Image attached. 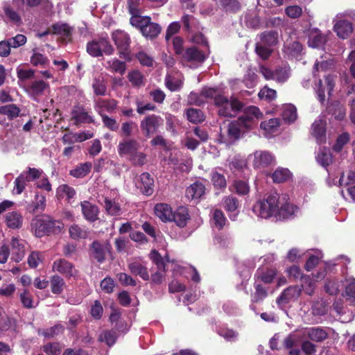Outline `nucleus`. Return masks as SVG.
Returning <instances> with one entry per match:
<instances>
[{"label":"nucleus","instance_id":"nucleus-1","mask_svg":"<svg viewBox=\"0 0 355 355\" xmlns=\"http://www.w3.org/2000/svg\"><path fill=\"white\" fill-rule=\"evenodd\" d=\"M263 114L260 109L254 105L243 109V114L228 125L227 134L231 139H238L246 132L253 130Z\"/></svg>","mask_w":355,"mask_h":355},{"label":"nucleus","instance_id":"nucleus-2","mask_svg":"<svg viewBox=\"0 0 355 355\" xmlns=\"http://www.w3.org/2000/svg\"><path fill=\"white\" fill-rule=\"evenodd\" d=\"M214 105L218 108V114L220 116L227 118L235 117L244 107L243 103L237 98L231 97L229 99L227 96L224 95L218 98Z\"/></svg>","mask_w":355,"mask_h":355},{"label":"nucleus","instance_id":"nucleus-3","mask_svg":"<svg viewBox=\"0 0 355 355\" xmlns=\"http://www.w3.org/2000/svg\"><path fill=\"white\" fill-rule=\"evenodd\" d=\"M280 196L277 193H270L265 200L257 202L253 207L254 213L262 218H268L277 216Z\"/></svg>","mask_w":355,"mask_h":355},{"label":"nucleus","instance_id":"nucleus-4","mask_svg":"<svg viewBox=\"0 0 355 355\" xmlns=\"http://www.w3.org/2000/svg\"><path fill=\"white\" fill-rule=\"evenodd\" d=\"M131 26L138 29L141 35L146 39L153 40L156 39L162 32V26L155 22H153L151 17L144 16L140 20H132Z\"/></svg>","mask_w":355,"mask_h":355},{"label":"nucleus","instance_id":"nucleus-5","mask_svg":"<svg viewBox=\"0 0 355 355\" xmlns=\"http://www.w3.org/2000/svg\"><path fill=\"white\" fill-rule=\"evenodd\" d=\"M112 39L114 41L121 58L130 61V46L131 40L129 35L122 30H115L112 34Z\"/></svg>","mask_w":355,"mask_h":355},{"label":"nucleus","instance_id":"nucleus-6","mask_svg":"<svg viewBox=\"0 0 355 355\" xmlns=\"http://www.w3.org/2000/svg\"><path fill=\"white\" fill-rule=\"evenodd\" d=\"M163 124L162 118L155 114L145 116L140 122V128L146 138H150L156 133Z\"/></svg>","mask_w":355,"mask_h":355},{"label":"nucleus","instance_id":"nucleus-7","mask_svg":"<svg viewBox=\"0 0 355 355\" xmlns=\"http://www.w3.org/2000/svg\"><path fill=\"white\" fill-rule=\"evenodd\" d=\"M42 173V171L39 169L28 168V171H24L21 173V175L15 180L13 193L18 195L21 194L25 189L27 183L39 178L41 176Z\"/></svg>","mask_w":355,"mask_h":355},{"label":"nucleus","instance_id":"nucleus-8","mask_svg":"<svg viewBox=\"0 0 355 355\" xmlns=\"http://www.w3.org/2000/svg\"><path fill=\"white\" fill-rule=\"evenodd\" d=\"M71 120L73 124L78 125L81 123H94V116L85 110L84 106H76L71 110Z\"/></svg>","mask_w":355,"mask_h":355},{"label":"nucleus","instance_id":"nucleus-9","mask_svg":"<svg viewBox=\"0 0 355 355\" xmlns=\"http://www.w3.org/2000/svg\"><path fill=\"white\" fill-rule=\"evenodd\" d=\"M288 196H280V203L278 204V211L276 217L282 219H287L292 217L297 211V207L287 202Z\"/></svg>","mask_w":355,"mask_h":355},{"label":"nucleus","instance_id":"nucleus-10","mask_svg":"<svg viewBox=\"0 0 355 355\" xmlns=\"http://www.w3.org/2000/svg\"><path fill=\"white\" fill-rule=\"evenodd\" d=\"M51 33L60 36L62 42L67 43L72 40L73 28L66 23L58 22L51 27Z\"/></svg>","mask_w":355,"mask_h":355},{"label":"nucleus","instance_id":"nucleus-11","mask_svg":"<svg viewBox=\"0 0 355 355\" xmlns=\"http://www.w3.org/2000/svg\"><path fill=\"white\" fill-rule=\"evenodd\" d=\"M12 259L15 262H19L25 255L28 245L24 240L13 237L11 241Z\"/></svg>","mask_w":355,"mask_h":355},{"label":"nucleus","instance_id":"nucleus-12","mask_svg":"<svg viewBox=\"0 0 355 355\" xmlns=\"http://www.w3.org/2000/svg\"><path fill=\"white\" fill-rule=\"evenodd\" d=\"M54 272L61 273L66 277H73L76 275V270L72 263L64 259L55 260L52 266Z\"/></svg>","mask_w":355,"mask_h":355},{"label":"nucleus","instance_id":"nucleus-13","mask_svg":"<svg viewBox=\"0 0 355 355\" xmlns=\"http://www.w3.org/2000/svg\"><path fill=\"white\" fill-rule=\"evenodd\" d=\"M181 59L187 62L202 63L206 59V55L198 48L193 46L185 49Z\"/></svg>","mask_w":355,"mask_h":355},{"label":"nucleus","instance_id":"nucleus-14","mask_svg":"<svg viewBox=\"0 0 355 355\" xmlns=\"http://www.w3.org/2000/svg\"><path fill=\"white\" fill-rule=\"evenodd\" d=\"M24 218L21 214L18 211L7 212L4 216V222L8 227L10 229H19L22 227Z\"/></svg>","mask_w":355,"mask_h":355},{"label":"nucleus","instance_id":"nucleus-15","mask_svg":"<svg viewBox=\"0 0 355 355\" xmlns=\"http://www.w3.org/2000/svg\"><path fill=\"white\" fill-rule=\"evenodd\" d=\"M311 129V135L318 144H321L326 142V122L324 121H315L312 124Z\"/></svg>","mask_w":355,"mask_h":355},{"label":"nucleus","instance_id":"nucleus-16","mask_svg":"<svg viewBox=\"0 0 355 355\" xmlns=\"http://www.w3.org/2000/svg\"><path fill=\"white\" fill-rule=\"evenodd\" d=\"M118 101L114 98H98L95 101L94 108L99 114V111L101 114H104V111L109 113L114 112L116 109Z\"/></svg>","mask_w":355,"mask_h":355},{"label":"nucleus","instance_id":"nucleus-17","mask_svg":"<svg viewBox=\"0 0 355 355\" xmlns=\"http://www.w3.org/2000/svg\"><path fill=\"white\" fill-rule=\"evenodd\" d=\"M137 187L149 196L153 192L154 180L148 173H143L137 182Z\"/></svg>","mask_w":355,"mask_h":355},{"label":"nucleus","instance_id":"nucleus-18","mask_svg":"<svg viewBox=\"0 0 355 355\" xmlns=\"http://www.w3.org/2000/svg\"><path fill=\"white\" fill-rule=\"evenodd\" d=\"M128 269L132 275H138L144 280L149 279V275L144 262L135 260L128 263Z\"/></svg>","mask_w":355,"mask_h":355},{"label":"nucleus","instance_id":"nucleus-19","mask_svg":"<svg viewBox=\"0 0 355 355\" xmlns=\"http://www.w3.org/2000/svg\"><path fill=\"white\" fill-rule=\"evenodd\" d=\"M327 112L338 121L343 120L346 116V110L339 101L331 103L327 107Z\"/></svg>","mask_w":355,"mask_h":355},{"label":"nucleus","instance_id":"nucleus-20","mask_svg":"<svg viewBox=\"0 0 355 355\" xmlns=\"http://www.w3.org/2000/svg\"><path fill=\"white\" fill-rule=\"evenodd\" d=\"M327 42V37L318 29L311 31L309 35L308 44L312 48H322Z\"/></svg>","mask_w":355,"mask_h":355},{"label":"nucleus","instance_id":"nucleus-21","mask_svg":"<svg viewBox=\"0 0 355 355\" xmlns=\"http://www.w3.org/2000/svg\"><path fill=\"white\" fill-rule=\"evenodd\" d=\"M334 30L340 38L345 39L352 33L353 27L349 21L340 20L334 25Z\"/></svg>","mask_w":355,"mask_h":355},{"label":"nucleus","instance_id":"nucleus-22","mask_svg":"<svg viewBox=\"0 0 355 355\" xmlns=\"http://www.w3.org/2000/svg\"><path fill=\"white\" fill-rule=\"evenodd\" d=\"M301 293V288L299 286H290L285 289L282 295L277 299L278 304L287 303L291 300L297 299Z\"/></svg>","mask_w":355,"mask_h":355},{"label":"nucleus","instance_id":"nucleus-23","mask_svg":"<svg viewBox=\"0 0 355 355\" xmlns=\"http://www.w3.org/2000/svg\"><path fill=\"white\" fill-rule=\"evenodd\" d=\"M31 227V230L37 237H42L46 234H49L45 216L33 219Z\"/></svg>","mask_w":355,"mask_h":355},{"label":"nucleus","instance_id":"nucleus-24","mask_svg":"<svg viewBox=\"0 0 355 355\" xmlns=\"http://www.w3.org/2000/svg\"><path fill=\"white\" fill-rule=\"evenodd\" d=\"M82 212L85 218L89 221H95L98 218V207L88 201L81 202Z\"/></svg>","mask_w":355,"mask_h":355},{"label":"nucleus","instance_id":"nucleus-25","mask_svg":"<svg viewBox=\"0 0 355 355\" xmlns=\"http://www.w3.org/2000/svg\"><path fill=\"white\" fill-rule=\"evenodd\" d=\"M304 335L315 342H322L327 338V333L320 327H310L304 330Z\"/></svg>","mask_w":355,"mask_h":355},{"label":"nucleus","instance_id":"nucleus-26","mask_svg":"<svg viewBox=\"0 0 355 355\" xmlns=\"http://www.w3.org/2000/svg\"><path fill=\"white\" fill-rule=\"evenodd\" d=\"M141 0H127V8L131 15L130 18V25L133 24L132 19L140 20L144 16L141 15V11L139 8Z\"/></svg>","mask_w":355,"mask_h":355},{"label":"nucleus","instance_id":"nucleus-27","mask_svg":"<svg viewBox=\"0 0 355 355\" xmlns=\"http://www.w3.org/2000/svg\"><path fill=\"white\" fill-rule=\"evenodd\" d=\"M189 218L187 209L183 207L178 208L172 216V220L180 227H185Z\"/></svg>","mask_w":355,"mask_h":355},{"label":"nucleus","instance_id":"nucleus-28","mask_svg":"<svg viewBox=\"0 0 355 355\" xmlns=\"http://www.w3.org/2000/svg\"><path fill=\"white\" fill-rule=\"evenodd\" d=\"M155 213L162 221L171 220L173 214L171 207L164 203L157 204L155 207Z\"/></svg>","mask_w":355,"mask_h":355},{"label":"nucleus","instance_id":"nucleus-29","mask_svg":"<svg viewBox=\"0 0 355 355\" xmlns=\"http://www.w3.org/2000/svg\"><path fill=\"white\" fill-rule=\"evenodd\" d=\"M338 157H316L317 162L324 168L329 173L339 166Z\"/></svg>","mask_w":355,"mask_h":355},{"label":"nucleus","instance_id":"nucleus-30","mask_svg":"<svg viewBox=\"0 0 355 355\" xmlns=\"http://www.w3.org/2000/svg\"><path fill=\"white\" fill-rule=\"evenodd\" d=\"M139 147V144L135 139H128L119 144V152L120 154H135Z\"/></svg>","mask_w":355,"mask_h":355},{"label":"nucleus","instance_id":"nucleus-31","mask_svg":"<svg viewBox=\"0 0 355 355\" xmlns=\"http://www.w3.org/2000/svg\"><path fill=\"white\" fill-rule=\"evenodd\" d=\"M205 193V187L202 183L195 182L186 190V197L191 200L199 199Z\"/></svg>","mask_w":355,"mask_h":355},{"label":"nucleus","instance_id":"nucleus-32","mask_svg":"<svg viewBox=\"0 0 355 355\" xmlns=\"http://www.w3.org/2000/svg\"><path fill=\"white\" fill-rule=\"evenodd\" d=\"M106 69L111 72L119 73L123 76L126 71V63L116 58L111 59L107 61Z\"/></svg>","mask_w":355,"mask_h":355},{"label":"nucleus","instance_id":"nucleus-33","mask_svg":"<svg viewBox=\"0 0 355 355\" xmlns=\"http://www.w3.org/2000/svg\"><path fill=\"white\" fill-rule=\"evenodd\" d=\"M260 40L263 45L274 46L278 42V33L274 31H264L260 35Z\"/></svg>","mask_w":355,"mask_h":355},{"label":"nucleus","instance_id":"nucleus-34","mask_svg":"<svg viewBox=\"0 0 355 355\" xmlns=\"http://www.w3.org/2000/svg\"><path fill=\"white\" fill-rule=\"evenodd\" d=\"M223 95L221 91L217 87H204L200 91V96L207 100H213L214 105L217 101L218 98Z\"/></svg>","mask_w":355,"mask_h":355},{"label":"nucleus","instance_id":"nucleus-35","mask_svg":"<svg viewBox=\"0 0 355 355\" xmlns=\"http://www.w3.org/2000/svg\"><path fill=\"white\" fill-rule=\"evenodd\" d=\"M181 21L185 31L191 32L193 29H198L199 21L193 15L184 14L182 18Z\"/></svg>","mask_w":355,"mask_h":355},{"label":"nucleus","instance_id":"nucleus-36","mask_svg":"<svg viewBox=\"0 0 355 355\" xmlns=\"http://www.w3.org/2000/svg\"><path fill=\"white\" fill-rule=\"evenodd\" d=\"M223 207L230 214V218L232 220H235L236 214H232L236 211L239 207L238 200L233 196H228L223 199Z\"/></svg>","mask_w":355,"mask_h":355},{"label":"nucleus","instance_id":"nucleus-37","mask_svg":"<svg viewBox=\"0 0 355 355\" xmlns=\"http://www.w3.org/2000/svg\"><path fill=\"white\" fill-rule=\"evenodd\" d=\"M107 248L98 241H94L92 245V255L98 262H102L105 259V252Z\"/></svg>","mask_w":355,"mask_h":355},{"label":"nucleus","instance_id":"nucleus-38","mask_svg":"<svg viewBox=\"0 0 355 355\" xmlns=\"http://www.w3.org/2000/svg\"><path fill=\"white\" fill-rule=\"evenodd\" d=\"M19 107L15 104H8L0 107V114L7 116L9 120H12L19 116Z\"/></svg>","mask_w":355,"mask_h":355},{"label":"nucleus","instance_id":"nucleus-39","mask_svg":"<svg viewBox=\"0 0 355 355\" xmlns=\"http://www.w3.org/2000/svg\"><path fill=\"white\" fill-rule=\"evenodd\" d=\"M92 88L96 96H104L107 94V85L103 77L98 76L94 79Z\"/></svg>","mask_w":355,"mask_h":355},{"label":"nucleus","instance_id":"nucleus-40","mask_svg":"<svg viewBox=\"0 0 355 355\" xmlns=\"http://www.w3.org/2000/svg\"><path fill=\"white\" fill-rule=\"evenodd\" d=\"M226 218L220 209H215L211 215V223L218 230H221L225 225Z\"/></svg>","mask_w":355,"mask_h":355},{"label":"nucleus","instance_id":"nucleus-41","mask_svg":"<svg viewBox=\"0 0 355 355\" xmlns=\"http://www.w3.org/2000/svg\"><path fill=\"white\" fill-rule=\"evenodd\" d=\"M49 88V83L42 80L33 81L29 85L30 92L36 96L42 95L44 92Z\"/></svg>","mask_w":355,"mask_h":355},{"label":"nucleus","instance_id":"nucleus-42","mask_svg":"<svg viewBox=\"0 0 355 355\" xmlns=\"http://www.w3.org/2000/svg\"><path fill=\"white\" fill-rule=\"evenodd\" d=\"M104 202L105 209L109 215L119 216L121 214V207L115 200L105 198Z\"/></svg>","mask_w":355,"mask_h":355},{"label":"nucleus","instance_id":"nucleus-43","mask_svg":"<svg viewBox=\"0 0 355 355\" xmlns=\"http://www.w3.org/2000/svg\"><path fill=\"white\" fill-rule=\"evenodd\" d=\"M188 121L193 123H198L204 121L205 116L202 110L199 109L189 108L186 112Z\"/></svg>","mask_w":355,"mask_h":355},{"label":"nucleus","instance_id":"nucleus-44","mask_svg":"<svg viewBox=\"0 0 355 355\" xmlns=\"http://www.w3.org/2000/svg\"><path fill=\"white\" fill-rule=\"evenodd\" d=\"M220 6L226 12L236 13L241 10V3L237 0H220Z\"/></svg>","mask_w":355,"mask_h":355},{"label":"nucleus","instance_id":"nucleus-45","mask_svg":"<svg viewBox=\"0 0 355 355\" xmlns=\"http://www.w3.org/2000/svg\"><path fill=\"white\" fill-rule=\"evenodd\" d=\"M46 206V197L43 195L37 193L35 196V201L32 205H30L29 211L35 213L40 212L44 210Z\"/></svg>","mask_w":355,"mask_h":355},{"label":"nucleus","instance_id":"nucleus-46","mask_svg":"<svg viewBox=\"0 0 355 355\" xmlns=\"http://www.w3.org/2000/svg\"><path fill=\"white\" fill-rule=\"evenodd\" d=\"M65 286V282L61 277L53 275L51 278V292L54 294H60Z\"/></svg>","mask_w":355,"mask_h":355},{"label":"nucleus","instance_id":"nucleus-47","mask_svg":"<svg viewBox=\"0 0 355 355\" xmlns=\"http://www.w3.org/2000/svg\"><path fill=\"white\" fill-rule=\"evenodd\" d=\"M350 139L349 134L347 132H345L340 135L335 142V144L332 146V150L334 152L336 153H339L342 151L345 145H346Z\"/></svg>","mask_w":355,"mask_h":355},{"label":"nucleus","instance_id":"nucleus-48","mask_svg":"<svg viewBox=\"0 0 355 355\" xmlns=\"http://www.w3.org/2000/svg\"><path fill=\"white\" fill-rule=\"evenodd\" d=\"M96 41L97 42L100 51H101L102 55L103 54H105L107 55H110L113 54L114 49L107 38L101 37L98 39H96Z\"/></svg>","mask_w":355,"mask_h":355},{"label":"nucleus","instance_id":"nucleus-49","mask_svg":"<svg viewBox=\"0 0 355 355\" xmlns=\"http://www.w3.org/2000/svg\"><path fill=\"white\" fill-rule=\"evenodd\" d=\"M308 259L305 264V268L306 270L310 271L313 270L319 261L322 258V254L320 251H315L313 254H311L308 252Z\"/></svg>","mask_w":355,"mask_h":355},{"label":"nucleus","instance_id":"nucleus-50","mask_svg":"<svg viewBox=\"0 0 355 355\" xmlns=\"http://www.w3.org/2000/svg\"><path fill=\"white\" fill-rule=\"evenodd\" d=\"M291 173L288 168H279L272 175V180L275 182L280 183L285 182L290 179Z\"/></svg>","mask_w":355,"mask_h":355},{"label":"nucleus","instance_id":"nucleus-51","mask_svg":"<svg viewBox=\"0 0 355 355\" xmlns=\"http://www.w3.org/2000/svg\"><path fill=\"white\" fill-rule=\"evenodd\" d=\"M128 78L133 87H141L144 85V75L138 70H134L128 73Z\"/></svg>","mask_w":355,"mask_h":355},{"label":"nucleus","instance_id":"nucleus-52","mask_svg":"<svg viewBox=\"0 0 355 355\" xmlns=\"http://www.w3.org/2000/svg\"><path fill=\"white\" fill-rule=\"evenodd\" d=\"M290 76V67H278L274 71V78L279 83L286 82Z\"/></svg>","mask_w":355,"mask_h":355},{"label":"nucleus","instance_id":"nucleus-53","mask_svg":"<svg viewBox=\"0 0 355 355\" xmlns=\"http://www.w3.org/2000/svg\"><path fill=\"white\" fill-rule=\"evenodd\" d=\"M91 168L92 164L89 162H85L71 170L70 171V174L75 178H83L90 171Z\"/></svg>","mask_w":355,"mask_h":355},{"label":"nucleus","instance_id":"nucleus-54","mask_svg":"<svg viewBox=\"0 0 355 355\" xmlns=\"http://www.w3.org/2000/svg\"><path fill=\"white\" fill-rule=\"evenodd\" d=\"M70 236L73 239H85L88 236V232L85 227L73 225L69 228Z\"/></svg>","mask_w":355,"mask_h":355},{"label":"nucleus","instance_id":"nucleus-55","mask_svg":"<svg viewBox=\"0 0 355 355\" xmlns=\"http://www.w3.org/2000/svg\"><path fill=\"white\" fill-rule=\"evenodd\" d=\"M62 346L59 343H50L42 346L43 352L47 355H60Z\"/></svg>","mask_w":355,"mask_h":355},{"label":"nucleus","instance_id":"nucleus-56","mask_svg":"<svg viewBox=\"0 0 355 355\" xmlns=\"http://www.w3.org/2000/svg\"><path fill=\"white\" fill-rule=\"evenodd\" d=\"M99 115L102 119L103 125L111 131H116L119 129V123L116 119L108 116L105 114H101L99 111Z\"/></svg>","mask_w":355,"mask_h":355},{"label":"nucleus","instance_id":"nucleus-57","mask_svg":"<svg viewBox=\"0 0 355 355\" xmlns=\"http://www.w3.org/2000/svg\"><path fill=\"white\" fill-rule=\"evenodd\" d=\"M279 125V120L277 118H272L268 121H261L260 127L267 132H273L277 129Z\"/></svg>","mask_w":355,"mask_h":355},{"label":"nucleus","instance_id":"nucleus-58","mask_svg":"<svg viewBox=\"0 0 355 355\" xmlns=\"http://www.w3.org/2000/svg\"><path fill=\"white\" fill-rule=\"evenodd\" d=\"M116 339V332L114 331H105L100 334L98 340L101 342H105L108 346L113 345Z\"/></svg>","mask_w":355,"mask_h":355},{"label":"nucleus","instance_id":"nucleus-59","mask_svg":"<svg viewBox=\"0 0 355 355\" xmlns=\"http://www.w3.org/2000/svg\"><path fill=\"white\" fill-rule=\"evenodd\" d=\"M45 217L49 233H58L61 231L63 224L60 221L53 220L49 216Z\"/></svg>","mask_w":355,"mask_h":355},{"label":"nucleus","instance_id":"nucleus-60","mask_svg":"<svg viewBox=\"0 0 355 355\" xmlns=\"http://www.w3.org/2000/svg\"><path fill=\"white\" fill-rule=\"evenodd\" d=\"M184 43V39L180 36H175L173 39V46L175 53V55L180 56V58L183 56L185 51Z\"/></svg>","mask_w":355,"mask_h":355},{"label":"nucleus","instance_id":"nucleus-61","mask_svg":"<svg viewBox=\"0 0 355 355\" xmlns=\"http://www.w3.org/2000/svg\"><path fill=\"white\" fill-rule=\"evenodd\" d=\"M301 287L304 292L311 295L315 290V281L310 278L309 276L302 277Z\"/></svg>","mask_w":355,"mask_h":355},{"label":"nucleus","instance_id":"nucleus-62","mask_svg":"<svg viewBox=\"0 0 355 355\" xmlns=\"http://www.w3.org/2000/svg\"><path fill=\"white\" fill-rule=\"evenodd\" d=\"M255 52L262 60H266L271 55L272 50L262 44H257Z\"/></svg>","mask_w":355,"mask_h":355},{"label":"nucleus","instance_id":"nucleus-63","mask_svg":"<svg viewBox=\"0 0 355 355\" xmlns=\"http://www.w3.org/2000/svg\"><path fill=\"white\" fill-rule=\"evenodd\" d=\"M3 12L6 17H8L12 22L16 24H19L21 22V17L10 6H4Z\"/></svg>","mask_w":355,"mask_h":355},{"label":"nucleus","instance_id":"nucleus-64","mask_svg":"<svg viewBox=\"0 0 355 355\" xmlns=\"http://www.w3.org/2000/svg\"><path fill=\"white\" fill-rule=\"evenodd\" d=\"M87 53L94 58L102 56L101 51H100L96 39L87 42L86 46Z\"/></svg>","mask_w":355,"mask_h":355}]
</instances>
